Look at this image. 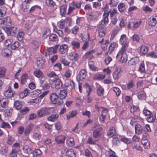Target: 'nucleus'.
<instances>
[{"mask_svg": "<svg viewBox=\"0 0 157 157\" xmlns=\"http://www.w3.org/2000/svg\"><path fill=\"white\" fill-rule=\"evenodd\" d=\"M56 110V108L54 107H44L38 110L36 114L38 117H41L54 113Z\"/></svg>", "mask_w": 157, "mask_h": 157, "instance_id": "nucleus-1", "label": "nucleus"}, {"mask_svg": "<svg viewBox=\"0 0 157 157\" xmlns=\"http://www.w3.org/2000/svg\"><path fill=\"white\" fill-rule=\"evenodd\" d=\"M50 100L52 104L57 106L62 104L63 101L61 98H60L58 95L55 93L50 94L49 96Z\"/></svg>", "mask_w": 157, "mask_h": 157, "instance_id": "nucleus-2", "label": "nucleus"}, {"mask_svg": "<svg viewBox=\"0 0 157 157\" xmlns=\"http://www.w3.org/2000/svg\"><path fill=\"white\" fill-rule=\"evenodd\" d=\"M109 14V11L105 12L103 14V19L100 21L98 26V27L105 28V26L109 22L108 16Z\"/></svg>", "mask_w": 157, "mask_h": 157, "instance_id": "nucleus-3", "label": "nucleus"}, {"mask_svg": "<svg viewBox=\"0 0 157 157\" xmlns=\"http://www.w3.org/2000/svg\"><path fill=\"white\" fill-rule=\"evenodd\" d=\"M94 128H95L93 133V136L95 139L100 138L103 134V128L101 126H98L96 127L94 126Z\"/></svg>", "mask_w": 157, "mask_h": 157, "instance_id": "nucleus-4", "label": "nucleus"}, {"mask_svg": "<svg viewBox=\"0 0 157 157\" xmlns=\"http://www.w3.org/2000/svg\"><path fill=\"white\" fill-rule=\"evenodd\" d=\"M4 30L8 36H14L17 32V28L14 26L10 27H6L4 28Z\"/></svg>", "mask_w": 157, "mask_h": 157, "instance_id": "nucleus-5", "label": "nucleus"}, {"mask_svg": "<svg viewBox=\"0 0 157 157\" xmlns=\"http://www.w3.org/2000/svg\"><path fill=\"white\" fill-rule=\"evenodd\" d=\"M157 23V14H153L149 19L148 24L149 26H153Z\"/></svg>", "mask_w": 157, "mask_h": 157, "instance_id": "nucleus-6", "label": "nucleus"}, {"mask_svg": "<svg viewBox=\"0 0 157 157\" xmlns=\"http://www.w3.org/2000/svg\"><path fill=\"white\" fill-rule=\"evenodd\" d=\"M95 52L94 49H92L89 51L86 52L84 55V58L86 59H88L89 60H91L94 58V57L93 54Z\"/></svg>", "mask_w": 157, "mask_h": 157, "instance_id": "nucleus-7", "label": "nucleus"}, {"mask_svg": "<svg viewBox=\"0 0 157 157\" xmlns=\"http://www.w3.org/2000/svg\"><path fill=\"white\" fill-rule=\"evenodd\" d=\"M119 42L122 45H128L129 42L126 35L123 34L121 35L119 40Z\"/></svg>", "mask_w": 157, "mask_h": 157, "instance_id": "nucleus-8", "label": "nucleus"}, {"mask_svg": "<svg viewBox=\"0 0 157 157\" xmlns=\"http://www.w3.org/2000/svg\"><path fill=\"white\" fill-rule=\"evenodd\" d=\"M87 75V72L84 69H82L77 76V79L79 80H82L85 79Z\"/></svg>", "mask_w": 157, "mask_h": 157, "instance_id": "nucleus-9", "label": "nucleus"}, {"mask_svg": "<svg viewBox=\"0 0 157 157\" xmlns=\"http://www.w3.org/2000/svg\"><path fill=\"white\" fill-rule=\"evenodd\" d=\"M103 110L101 112V114L99 117V120L101 122L104 123L106 118V116L107 115L108 111L107 109L104 107L102 108Z\"/></svg>", "mask_w": 157, "mask_h": 157, "instance_id": "nucleus-10", "label": "nucleus"}, {"mask_svg": "<svg viewBox=\"0 0 157 157\" xmlns=\"http://www.w3.org/2000/svg\"><path fill=\"white\" fill-rule=\"evenodd\" d=\"M68 50L67 45L64 44L59 46V52L60 54H65L67 52Z\"/></svg>", "mask_w": 157, "mask_h": 157, "instance_id": "nucleus-11", "label": "nucleus"}, {"mask_svg": "<svg viewBox=\"0 0 157 157\" xmlns=\"http://www.w3.org/2000/svg\"><path fill=\"white\" fill-rule=\"evenodd\" d=\"M66 138L65 136L64 135H59L56 137L55 141L58 144H63Z\"/></svg>", "mask_w": 157, "mask_h": 157, "instance_id": "nucleus-12", "label": "nucleus"}, {"mask_svg": "<svg viewBox=\"0 0 157 157\" xmlns=\"http://www.w3.org/2000/svg\"><path fill=\"white\" fill-rule=\"evenodd\" d=\"M118 44L116 42H113L109 46L108 52H106L107 54H110L114 51L115 48L118 47Z\"/></svg>", "mask_w": 157, "mask_h": 157, "instance_id": "nucleus-13", "label": "nucleus"}, {"mask_svg": "<svg viewBox=\"0 0 157 157\" xmlns=\"http://www.w3.org/2000/svg\"><path fill=\"white\" fill-rule=\"evenodd\" d=\"M52 85L55 88L58 90L60 89L62 87V83L61 80L58 78L53 81Z\"/></svg>", "mask_w": 157, "mask_h": 157, "instance_id": "nucleus-14", "label": "nucleus"}, {"mask_svg": "<svg viewBox=\"0 0 157 157\" xmlns=\"http://www.w3.org/2000/svg\"><path fill=\"white\" fill-rule=\"evenodd\" d=\"M34 128V125L32 124H30L25 127L24 131V134L25 136H28L29 134L31 131Z\"/></svg>", "mask_w": 157, "mask_h": 157, "instance_id": "nucleus-15", "label": "nucleus"}, {"mask_svg": "<svg viewBox=\"0 0 157 157\" xmlns=\"http://www.w3.org/2000/svg\"><path fill=\"white\" fill-rule=\"evenodd\" d=\"M77 114V110L70 111L66 115V119L67 120L70 118L76 117Z\"/></svg>", "mask_w": 157, "mask_h": 157, "instance_id": "nucleus-16", "label": "nucleus"}, {"mask_svg": "<svg viewBox=\"0 0 157 157\" xmlns=\"http://www.w3.org/2000/svg\"><path fill=\"white\" fill-rule=\"evenodd\" d=\"M141 143L145 149L148 148L150 147V142L145 137H143L141 140Z\"/></svg>", "mask_w": 157, "mask_h": 157, "instance_id": "nucleus-17", "label": "nucleus"}, {"mask_svg": "<svg viewBox=\"0 0 157 157\" xmlns=\"http://www.w3.org/2000/svg\"><path fill=\"white\" fill-rule=\"evenodd\" d=\"M138 71L142 75L141 76H140L139 77L142 78L144 77L145 74V66L144 63L142 62L140 64Z\"/></svg>", "mask_w": 157, "mask_h": 157, "instance_id": "nucleus-18", "label": "nucleus"}, {"mask_svg": "<svg viewBox=\"0 0 157 157\" xmlns=\"http://www.w3.org/2000/svg\"><path fill=\"white\" fill-rule=\"evenodd\" d=\"M11 51L7 48L3 49L1 52L2 55L5 57H9L11 55Z\"/></svg>", "mask_w": 157, "mask_h": 157, "instance_id": "nucleus-19", "label": "nucleus"}, {"mask_svg": "<svg viewBox=\"0 0 157 157\" xmlns=\"http://www.w3.org/2000/svg\"><path fill=\"white\" fill-rule=\"evenodd\" d=\"M98 33V37H103L106 34V30L105 28L98 27L97 29Z\"/></svg>", "mask_w": 157, "mask_h": 157, "instance_id": "nucleus-20", "label": "nucleus"}, {"mask_svg": "<svg viewBox=\"0 0 157 157\" xmlns=\"http://www.w3.org/2000/svg\"><path fill=\"white\" fill-rule=\"evenodd\" d=\"M117 59L120 58V61L122 63L126 62L127 60V56L126 53H124L119 55L117 54L116 56Z\"/></svg>", "mask_w": 157, "mask_h": 157, "instance_id": "nucleus-21", "label": "nucleus"}, {"mask_svg": "<svg viewBox=\"0 0 157 157\" xmlns=\"http://www.w3.org/2000/svg\"><path fill=\"white\" fill-rule=\"evenodd\" d=\"M29 78L28 75L27 73H24L21 75V79L20 82L23 85L25 84L27 82V80Z\"/></svg>", "mask_w": 157, "mask_h": 157, "instance_id": "nucleus-22", "label": "nucleus"}, {"mask_svg": "<svg viewBox=\"0 0 157 157\" xmlns=\"http://www.w3.org/2000/svg\"><path fill=\"white\" fill-rule=\"evenodd\" d=\"M58 45L55 46L54 47H51L47 50L48 54L49 55L55 54L57 52V50Z\"/></svg>", "mask_w": 157, "mask_h": 157, "instance_id": "nucleus-23", "label": "nucleus"}, {"mask_svg": "<svg viewBox=\"0 0 157 157\" xmlns=\"http://www.w3.org/2000/svg\"><path fill=\"white\" fill-rule=\"evenodd\" d=\"M121 69L119 68H117L113 74V77L114 79H118L120 77L121 75Z\"/></svg>", "mask_w": 157, "mask_h": 157, "instance_id": "nucleus-24", "label": "nucleus"}, {"mask_svg": "<svg viewBox=\"0 0 157 157\" xmlns=\"http://www.w3.org/2000/svg\"><path fill=\"white\" fill-rule=\"evenodd\" d=\"M9 102V100L8 99L5 98H0V105L2 108H5L8 105Z\"/></svg>", "mask_w": 157, "mask_h": 157, "instance_id": "nucleus-25", "label": "nucleus"}, {"mask_svg": "<svg viewBox=\"0 0 157 157\" xmlns=\"http://www.w3.org/2000/svg\"><path fill=\"white\" fill-rule=\"evenodd\" d=\"M4 94L6 97L8 98H11L13 96V93L10 86H9L8 90L5 92Z\"/></svg>", "mask_w": 157, "mask_h": 157, "instance_id": "nucleus-26", "label": "nucleus"}, {"mask_svg": "<svg viewBox=\"0 0 157 157\" xmlns=\"http://www.w3.org/2000/svg\"><path fill=\"white\" fill-rule=\"evenodd\" d=\"M78 54L75 52H72L68 55V57L71 60H76L78 57Z\"/></svg>", "mask_w": 157, "mask_h": 157, "instance_id": "nucleus-27", "label": "nucleus"}, {"mask_svg": "<svg viewBox=\"0 0 157 157\" xmlns=\"http://www.w3.org/2000/svg\"><path fill=\"white\" fill-rule=\"evenodd\" d=\"M86 17L90 21H95L98 20V18L96 15L90 14H86Z\"/></svg>", "mask_w": 157, "mask_h": 157, "instance_id": "nucleus-28", "label": "nucleus"}, {"mask_svg": "<svg viewBox=\"0 0 157 157\" xmlns=\"http://www.w3.org/2000/svg\"><path fill=\"white\" fill-rule=\"evenodd\" d=\"M116 134L115 128L113 127H111L109 128L107 135L108 136H114Z\"/></svg>", "mask_w": 157, "mask_h": 157, "instance_id": "nucleus-29", "label": "nucleus"}, {"mask_svg": "<svg viewBox=\"0 0 157 157\" xmlns=\"http://www.w3.org/2000/svg\"><path fill=\"white\" fill-rule=\"evenodd\" d=\"M11 21L10 20V17H7L6 18H3L2 19H0V24L1 25H4L5 23L6 25H8L9 23L10 24H11Z\"/></svg>", "mask_w": 157, "mask_h": 157, "instance_id": "nucleus-30", "label": "nucleus"}, {"mask_svg": "<svg viewBox=\"0 0 157 157\" xmlns=\"http://www.w3.org/2000/svg\"><path fill=\"white\" fill-rule=\"evenodd\" d=\"M59 115L58 114H53L48 117V120L50 121L54 122L58 119Z\"/></svg>", "mask_w": 157, "mask_h": 157, "instance_id": "nucleus-31", "label": "nucleus"}, {"mask_svg": "<svg viewBox=\"0 0 157 157\" xmlns=\"http://www.w3.org/2000/svg\"><path fill=\"white\" fill-rule=\"evenodd\" d=\"M66 154L68 157H76V154L73 149H70L67 151Z\"/></svg>", "mask_w": 157, "mask_h": 157, "instance_id": "nucleus-32", "label": "nucleus"}, {"mask_svg": "<svg viewBox=\"0 0 157 157\" xmlns=\"http://www.w3.org/2000/svg\"><path fill=\"white\" fill-rule=\"evenodd\" d=\"M23 151L24 152L28 154H30L32 152L31 148L28 145H25L23 147Z\"/></svg>", "mask_w": 157, "mask_h": 157, "instance_id": "nucleus-33", "label": "nucleus"}, {"mask_svg": "<svg viewBox=\"0 0 157 157\" xmlns=\"http://www.w3.org/2000/svg\"><path fill=\"white\" fill-rule=\"evenodd\" d=\"M122 46L120 50L119 51L117 54L119 55H121V54H122L126 53V51L127 50V48H128V45H122Z\"/></svg>", "mask_w": 157, "mask_h": 157, "instance_id": "nucleus-34", "label": "nucleus"}, {"mask_svg": "<svg viewBox=\"0 0 157 157\" xmlns=\"http://www.w3.org/2000/svg\"><path fill=\"white\" fill-rule=\"evenodd\" d=\"M14 106L17 110H20L21 109L22 107V105L21 102L18 100H16L14 102Z\"/></svg>", "mask_w": 157, "mask_h": 157, "instance_id": "nucleus-35", "label": "nucleus"}, {"mask_svg": "<svg viewBox=\"0 0 157 157\" xmlns=\"http://www.w3.org/2000/svg\"><path fill=\"white\" fill-rule=\"evenodd\" d=\"M71 44L73 49H78L80 47V44L79 42L74 40L71 42Z\"/></svg>", "mask_w": 157, "mask_h": 157, "instance_id": "nucleus-36", "label": "nucleus"}, {"mask_svg": "<svg viewBox=\"0 0 157 157\" xmlns=\"http://www.w3.org/2000/svg\"><path fill=\"white\" fill-rule=\"evenodd\" d=\"M33 74L34 76L38 78L44 75L42 71L38 69H36L34 72Z\"/></svg>", "mask_w": 157, "mask_h": 157, "instance_id": "nucleus-37", "label": "nucleus"}, {"mask_svg": "<svg viewBox=\"0 0 157 157\" xmlns=\"http://www.w3.org/2000/svg\"><path fill=\"white\" fill-rule=\"evenodd\" d=\"M6 71V69L5 67H0V78L5 77Z\"/></svg>", "mask_w": 157, "mask_h": 157, "instance_id": "nucleus-38", "label": "nucleus"}, {"mask_svg": "<svg viewBox=\"0 0 157 157\" xmlns=\"http://www.w3.org/2000/svg\"><path fill=\"white\" fill-rule=\"evenodd\" d=\"M67 144L69 147H71L75 144L74 139L73 138H70L67 140Z\"/></svg>", "mask_w": 157, "mask_h": 157, "instance_id": "nucleus-39", "label": "nucleus"}, {"mask_svg": "<svg viewBox=\"0 0 157 157\" xmlns=\"http://www.w3.org/2000/svg\"><path fill=\"white\" fill-rule=\"evenodd\" d=\"M88 65L90 69L93 71H97L98 68L94 65V62L93 61H90L88 62Z\"/></svg>", "mask_w": 157, "mask_h": 157, "instance_id": "nucleus-40", "label": "nucleus"}, {"mask_svg": "<svg viewBox=\"0 0 157 157\" xmlns=\"http://www.w3.org/2000/svg\"><path fill=\"white\" fill-rule=\"evenodd\" d=\"M118 29H113L111 32L110 33L111 37L110 39V41L113 40V39L115 37L118 32Z\"/></svg>", "mask_w": 157, "mask_h": 157, "instance_id": "nucleus-41", "label": "nucleus"}, {"mask_svg": "<svg viewBox=\"0 0 157 157\" xmlns=\"http://www.w3.org/2000/svg\"><path fill=\"white\" fill-rule=\"evenodd\" d=\"M71 5L77 9H79L81 7L82 3L78 1H73L71 3Z\"/></svg>", "mask_w": 157, "mask_h": 157, "instance_id": "nucleus-42", "label": "nucleus"}, {"mask_svg": "<svg viewBox=\"0 0 157 157\" xmlns=\"http://www.w3.org/2000/svg\"><path fill=\"white\" fill-rule=\"evenodd\" d=\"M24 35V32L21 30H19L18 34L17 35V38L18 40L21 41L22 40Z\"/></svg>", "mask_w": 157, "mask_h": 157, "instance_id": "nucleus-43", "label": "nucleus"}, {"mask_svg": "<svg viewBox=\"0 0 157 157\" xmlns=\"http://www.w3.org/2000/svg\"><path fill=\"white\" fill-rule=\"evenodd\" d=\"M67 6L65 5L61 6L60 8V14L62 16H64L66 13Z\"/></svg>", "mask_w": 157, "mask_h": 157, "instance_id": "nucleus-44", "label": "nucleus"}, {"mask_svg": "<svg viewBox=\"0 0 157 157\" xmlns=\"http://www.w3.org/2000/svg\"><path fill=\"white\" fill-rule=\"evenodd\" d=\"M60 98L63 100L65 99L67 95V92L66 90H61L59 94Z\"/></svg>", "mask_w": 157, "mask_h": 157, "instance_id": "nucleus-45", "label": "nucleus"}, {"mask_svg": "<svg viewBox=\"0 0 157 157\" xmlns=\"http://www.w3.org/2000/svg\"><path fill=\"white\" fill-rule=\"evenodd\" d=\"M85 88L86 90L87 94V96L88 97L92 91V89L90 85L87 83L85 84Z\"/></svg>", "mask_w": 157, "mask_h": 157, "instance_id": "nucleus-46", "label": "nucleus"}, {"mask_svg": "<svg viewBox=\"0 0 157 157\" xmlns=\"http://www.w3.org/2000/svg\"><path fill=\"white\" fill-rule=\"evenodd\" d=\"M137 62V57H135L131 58V59L129 61L128 63L130 65H136Z\"/></svg>", "mask_w": 157, "mask_h": 157, "instance_id": "nucleus-47", "label": "nucleus"}, {"mask_svg": "<svg viewBox=\"0 0 157 157\" xmlns=\"http://www.w3.org/2000/svg\"><path fill=\"white\" fill-rule=\"evenodd\" d=\"M46 3L48 6L50 7H54L56 6L55 3L52 0H46Z\"/></svg>", "mask_w": 157, "mask_h": 157, "instance_id": "nucleus-48", "label": "nucleus"}, {"mask_svg": "<svg viewBox=\"0 0 157 157\" xmlns=\"http://www.w3.org/2000/svg\"><path fill=\"white\" fill-rule=\"evenodd\" d=\"M120 139L121 141L126 144H129L132 142V140L131 139L125 136L121 137Z\"/></svg>", "mask_w": 157, "mask_h": 157, "instance_id": "nucleus-49", "label": "nucleus"}, {"mask_svg": "<svg viewBox=\"0 0 157 157\" xmlns=\"http://www.w3.org/2000/svg\"><path fill=\"white\" fill-rule=\"evenodd\" d=\"M135 83L133 80H130L127 84V89L129 90L135 86Z\"/></svg>", "mask_w": 157, "mask_h": 157, "instance_id": "nucleus-50", "label": "nucleus"}, {"mask_svg": "<svg viewBox=\"0 0 157 157\" xmlns=\"http://www.w3.org/2000/svg\"><path fill=\"white\" fill-rule=\"evenodd\" d=\"M29 7V5L28 4L26 3V2H24L22 3L21 8L24 12L27 11L28 10Z\"/></svg>", "mask_w": 157, "mask_h": 157, "instance_id": "nucleus-51", "label": "nucleus"}, {"mask_svg": "<svg viewBox=\"0 0 157 157\" xmlns=\"http://www.w3.org/2000/svg\"><path fill=\"white\" fill-rule=\"evenodd\" d=\"M13 112L12 108L6 109L4 110L5 115V117H10L11 116Z\"/></svg>", "mask_w": 157, "mask_h": 157, "instance_id": "nucleus-52", "label": "nucleus"}, {"mask_svg": "<svg viewBox=\"0 0 157 157\" xmlns=\"http://www.w3.org/2000/svg\"><path fill=\"white\" fill-rule=\"evenodd\" d=\"M147 56L151 58H157V51L155 50V51H153L148 53Z\"/></svg>", "mask_w": 157, "mask_h": 157, "instance_id": "nucleus-53", "label": "nucleus"}, {"mask_svg": "<svg viewBox=\"0 0 157 157\" xmlns=\"http://www.w3.org/2000/svg\"><path fill=\"white\" fill-rule=\"evenodd\" d=\"M97 92V94L99 96H101L104 95V90L102 87L100 86L98 88Z\"/></svg>", "mask_w": 157, "mask_h": 157, "instance_id": "nucleus-54", "label": "nucleus"}, {"mask_svg": "<svg viewBox=\"0 0 157 157\" xmlns=\"http://www.w3.org/2000/svg\"><path fill=\"white\" fill-rule=\"evenodd\" d=\"M118 9L120 12H124L125 10V5L122 3H120L118 6Z\"/></svg>", "mask_w": 157, "mask_h": 157, "instance_id": "nucleus-55", "label": "nucleus"}, {"mask_svg": "<svg viewBox=\"0 0 157 157\" xmlns=\"http://www.w3.org/2000/svg\"><path fill=\"white\" fill-rule=\"evenodd\" d=\"M130 124L132 126H135V130L136 133L137 130V120L135 119H132L130 122Z\"/></svg>", "mask_w": 157, "mask_h": 157, "instance_id": "nucleus-56", "label": "nucleus"}, {"mask_svg": "<svg viewBox=\"0 0 157 157\" xmlns=\"http://www.w3.org/2000/svg\"><path fill=\"white\" fill-rule=\"evenodd\" d=\"M38 10H41L40 6L38 5H35L31 7L29 10V12L30 13H32Z\"/></svg>", "mask_w": 157, "mask_h": 157, "instance_id": "nucleus-57", "label": "nucleus"}, {"mask_svg": "<svg viewBox=\"0 0 157 157\" xmlns=\"http://www.w3.org/2000/svg\"><path fill=\"white\" fill-rule=\"evenodd\" d=\"M42 154V151L40 149H36L33 152L34 156L36 157H40V155Z\"/></svg>", "mask_w": 157, "mask_h": 157, "instance_id": "nucleus-58", "label": "nucleus"}, {"mask_svg": "<svg viewBox=\"0 0 157 157\" xmlns=\"http://www.w3.org/2000/svg\"><path fill=\"white\" fill-rule=\"evenodd\" d=\"M155 116L152 114L147 117V120L149 122L152 123L155 121Z\"/></svg>", "mask_w": 157, "mask_h": 157, "instance_id": "nucleus-59", "label": "nucleus"}, {"mask_svg": "<svg viewBox=\"0 0 157 157\" xmlns=\"http://www.w3.org/2000/svg\"><path fill=\"white\" fill-rule=\"evenodd\" d=\"M30 110V109L27 107H25L24 108L20 110V112L21 115L26 114Z\"/></svg>", "mask_w": 157, "mask_h": 157, "instance_id": "nucleus-60", "label": "nucleus"}, {"mask_svg": "<svg viewBox=\"0 0 157 157\" xmlns=\"http://www.w3.org/2000/svg\"><path fill=\"white\" fill-rule=\"evenodd\" d=\"M148 50V47L145 46H142L140 49V52L143 54H145L147 53Z\"/></svg>", "mask_w": 157, "mask_h": 157, "instance_id": "nucleus-61", "label": "nucleus"}, {"mask_svg": "<svg viewBox=\"0 0 157 157\" xmlns=\"http://www.w3.org/2000/svg\"><path fill=\"white\" fill-rule=\"evenodd\" d=\"M72 71L70 69H67L64 73V76L66 78H69L71 75Z\"/></svg>", "mask_w": 157, "mask_h": 157, "instance_id": "nucleus-62", "label": "nucleus"}, {"mask_svg": "<svg viewBox=\"0 0 157 157\" xmlns=\"http://www.w3.org/2000/svg\"><path fill=\"white\" fill-rule=\"evenodd\" d=\"M1 124V127L3 128H11L10 124L6 122L3 121Z\"/></svg>", "mask_w": 157, "mask_h": 157, "instance_id": "nucleus-63", "label": "nucleus"}, {"mask_svg": "<svg viewBox=\"0 0 157 157\" xmlns=\"http://www.w3.org/2000/svg\"><path fill=\"white\" fill-rule=\"evenodd\" d=\"M20 45V43L17 41H15L11 45V48L13 50H15L18 48Z\"/></svg>", "mask_w": 157, "mask_h": 157, "instance_id": "nucleus-64", "label": "nucleus"}]
</instances>
